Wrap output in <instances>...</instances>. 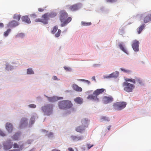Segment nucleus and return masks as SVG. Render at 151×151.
I'll use <instances>...</instances> for the list:
<instances>
[{
  "label": "nucleus",
  "mask_w": 151,
  "mask_h": 151,
  "mask_svg": "<svg viewBox=\"0 0 151 151\" xmlns=\"http://www.w3.org/2000/svg\"><path fill=\"white\" fill-rule=\"evenodd\" d=\"M150 21H151V18H150V14L147 15L144 19V22L145 23H147Z\"/></svg>",
  "instance_id": "nucleus-24"
},
{
  "label": "nucleus",
  "mask_w": 151,
  "mask_h": 151,
  "mask_svg": "<svg viewBox=\"0 0 151 151\" xmlns=\"http://www.w3.org/2000/svg\"><path fill=\"white\" fill-rule=\"evenodd\" d=\"M30 151H34L32 149Z\"/></svg>",
  "instance_id": "nucleus-61"
},
{
  "label": "nucleus",
  "mask_w": 151,
  "mask_h": 151,
  "mask_svg": "<svg viewBox=\"0 0 151 151\" xmlns=\"http://www.w3.org/2000/svg\"><path fill=\"white\" fill-rule=\"evenodd\" d=\"M107 2H111V3H114L116 2L117 0H106Z\"/></svg>",
  "instance_id": "nucleus-44"
},
{
  "label": "nucleus",
  "mask_w": 151,
  "mask_h": 151,
  "mask_svg": "<svg viewBox=\"0 0 151 151\" xmlns=\"http://www.w3.org/2000/svg\"><path fill=\"white\" fill-rule=\"evenodd\" d=\"M23 146V145H21L19 146L16 143H14L13 145V147L14 148H19V149H18V150H22V147Z\"/></svg>",
  "instance_id": "nucleus-28"
},
{
  "label": "nucleus",
  "mask_w": 151,
  "mask_h": 151,
  "mask_svg": "<svg viewBox=\"0 0 151 151\" xmlns=\"http://www.w3.org/2000/svg\"><path fill=\"white\" fill-rule=\"evenodd\" d=\"M3 148L5 150H7L12 147L13 142L10 140H9L3 143Z\"/></svg>",
  "instance_id": "nucleus-8"
},
{
  "label": "nucleus",
  "mask_w": 151,
  "mask_h": 151,
  "mask_svg": "<svg viewBox=\"0 0 151 151\" xmlns=\"http://www.w3.org/2000/svg\"><path fill=\"white\" fill-rule=\"evenodd\" d=\"M68 13L65 11H62L60 12V19L61 22L65 21L68 17Z\"/></svg>",
  "instance_id": "nucleus-9"
},
{
  "label": "nucleus",
  "mask_w": 151,
  "mask_h": 151,
  "mask_svg": "<svg viewBox=\"0 0 151 151\" xmlns=\"http://www.w3.org/2000/svg\"><path fill=\"white\" fill-rule=\"evenodd\" d=\"M120 69L122 71L125 73H129L131 72V71L129 70H127L122 68H121Z\"/></svg>",
  "instance_id": "nucleus-38"
},
{
  "label": "nucleus",
  "mask_w": 151,
  "mask_h": 151,
  "mask_svg": "<svg viewBox=\"0 0 151 151\" xmlns=\"http://www.w3.org/2000/svg\"><path fill=\"white\" fill-rule=\"evenodd\" d=\"M126 82H132L134 84L136 83V79L134 78V79L133 78H127L125 79Z\"/></svg>",
  "instance_id": "nucleus-27"
},
{
  "label": "nucleus",
  "mask_w": 151,
  "mask_h": 151,
  "mask_svg": "<svg viewBox=\"0 0 151 151\" xmlns=\"http://www.w3.org/2000/svg\"><path fill=\"white\" fill-rule=\"evenodd\" d=\"M61 33V30L60 29L58 30V32L55 34V36L56 37H58L60 35Z\"/></svg>",
  "instance_id": "nucleus-36"
},
{
  "label": "nucleus",
  "mask_w": 151,
  "mask_h": 151,
  "mask_svg": "<svg viewBox=\"0 0 151 151\" xmlns=\"http://www.w3.org/2000/svg\"><path fill=\"white\" fill-rule=\"evenodd\" d=\"M29 107L32 108H35L36 107V105L33 104H29Z\"/></svg>",
  "instance_id": "nucleus-43"
},
{
  "label": "nucleus",
  "mask_w": 151,
  "mask_h": 151,
  "mask_svg": "<svg viewBox=\"0 0 151 151\" xmlns=\"http://www.w3.org/2000/svg\"><path fill=\"white\" fill-rule=\"evenodd\" d=\"M150 18H151V14H150Z\"/></svg>",
  "instance_id": "nucleus-62"
},
{
  "label": "nucleus",
  "mask_w": 151,
  "mask_h": 151,
  "mask_svg": "<svg viewBox=\"0 0 151 151\" xmlns=\"http://www.w3.org/2000/svg\"><path fill=\"white\" fill-rule=\"evenodd\" d=\"M27 73L29 74H34V72L31 68H29L27 70Z\"/></svg>",
  "instance_id": "nucleus-31"
},
{
  "label": "nucleus",
  "mask_w": 151,
  "mask_h": 151,
  "mask_svg": "<svg viewBox=\"0 0 151 151\" xmlns=\"http://www.w3.org/2000/svg\"><path fill=\"white\" fill-rule=\"evenodd\" d=\"M81 122L82 124V126L85 128L87 127L89 124V121L87 119L85 118L82 119Z\"/></svg>",
  "instance_id": "nucleus-14"
},
{
  "label": "nucleus",
  "mask_w": 151,
  "mask_h": 151,
  "mask_svg": "<svg viewBox=\"0 0 151 151\" xmlns=\"http://www.w3.org/2000/svg\"><path fill=\"white\" fill-rule=\"evenodd\" d=\"M24 35L23 33H20L19 34V35L20 36H24Z\"/></svg>",
  "instance_id": "nucleus-55"
},
{
  "label": "nucleus",
  "mask_w": 151,
  "mask_h": 151,
  "mask_svg": "<svg viewBox=\"0 0 151 151\" xmlns=\"http://www.w3.org/2000/svg\"><path fill=\"white\" fill-rule=\"evenodd\" d=\"M22 21L28 24L30 23L31 21L30 19L27 16H23L22 18Z\"/></svg>",
  "instance_id": "nucleus-20"
},
{
  "label": "nucleus",
  "mask_w": 151,
  "mask_h": 151,
  "mask_svg": "<svg viewBox=\"0 0 151 151\" xmlns=\"http://www.w3.org/2000/svg\"><path fill=\"white\" fill-rule=\"evenodd\" d=\"M52 104H49L42 107V110L45 115L49 116L52 114L53 110Z\"/></svg>",
  "instance_id": "nucleus-3"
},
{
  "label": "nucleus",
  "mask_w": 151,
  "mask_h": 151,
  "mask_svg": "<svg viewBox=\"0 0 151 151\" xmlns=\"http://www.w3.org/2000/svg\"><path fill=\"white\" fill-rule=\"evenodd\" d=\"M42 131H43V132H45V131H46V130H43Z\"/></svg>",
  "instance_id": "nucleus-63"
},
{
  "label": "nucleus",
  "mask_w": 151,
  "mask_h": 151,
  "mask_svg": "<svg viewBox=\"0 0 151 151\" xmlns=\"http://www.w3.org/2000/svg\"><path fill=\"white\" fill-rule=\"evenodd\" d=\"M38 10L39 12H42L44 11V9L43 8H40L38 9Z\"/></svg>",
  "instance_id": "nucleus-47"
},
{
  "label": "nucleus",
  "mask_w": 151,
  "mask_h": 151,
  "mask_svg": "<svg viewBox=\"0 0 151 151\" xmlns=\"http://www.w3.org/2000/svg\"><path fill=\"white\" fill-rule=\"evenodd\" d=\"M20 136V133H15L12 137V139L15 140H18Z\"/></svg>",
  "instance_id": "nucleus-23"
},
{
  "label": "nucleus",
  "mask_w": 151,
  "mask_h": 151,
  "mask_svg": "<svg viewBox=\"0 0 151 151\" xmlns=\"http://www.w3.org/2000/svg\"><path fill=\"white\" fill-rule=\"evenodd\" d=\"M145 27V24H142L140 27L138 28L137 29L138 34H140Z\"/></svg>",
  "instance_id": "nucleus-22"
},
{
  "label": "nucleus",
  "mask_w": 151,
  "mask_h": 151,
  "mask_svg": "<svg viewBox=\"0 0 151 151\" xmlns=\"http://www.w3.org/2000/svg\"><path fill=\"white\" fill-rule=\"evenodd\" d=\"M92 91H88L86 92V93H87L90 94V93L92 92Z\"/></svg>",
  "instance_id": "nucleus-53"
},
{
  "label": "nucleus",
  "mask_w": 151,
  "mask_h": 151,
  "mask_svg": "<svg viewBox=\"0 0 151 151\" xmlns=\"http://www.w3.org/2000/svg\"><path fill=\"white\" fill-rule=\"evenodd\" d=\"M48 137H52L53 136V133L52 132H50L49 134H46Z\"/></svg>",
  "instance_id": "nucleus-42"
},
{
  "label": "nucleus",
  "mask_w": 151,
  "mask_h": 151,
  "mask_svg": "<svg viewBox=\"0 0 151 151\" xmlns=\"http://www.w3.org/2000/svg\"><path fill=\"white\" fill-rule=\"evenodd\" d=\"M19 23L15 20H12L9 22L7 24V27H13L18 26Z\"/></svg>",
  "instance_id": "nucleus-12"
},
{
  "label": "nucleus",
  "mask_w": 151,
  "mask_h": 151,
  "mask_svg": "<svg viewBox=\"0 0 151 151\" xmlns=\"http://www.w3.org/2000/svg\"><path fill=\"white\" fill-rule=\"evenodd\" d=\"M86 128L82 125L77 127L76 128V130L81 133H83L85 130Z\"/></svg>",
  "instance_id": "nucleus-16"
},
{
  "label": "nucleus",
  "mask_w": 151,
  "mask_h": 151,
  "mask_svg": "<svg viewBox=\"0 0 151 151\" xmlns=\"http://www.w3.org/2000/svg\"><path fill=\"white\" fill-rule=\"evenodd\" d=\"M139 42L136 40L133 41L132 45V47L133 49L135 51H137L139 50Z\"/></svg>",
  "instance_id": "nucleus-11"
},
{
  "label": "nucleus",
  "mask_w": 151,
  "mask_h": 151,
  "mask_svg": "<svg viewBox=\"0 0 151 151\" xmlns=\"http://www.w3.org/2000/svg\"><path fill=\"white\" fill-rule=\"evenodd\" d=\"M82 7V4L78 3L71 5H68L66 6V9L68 10L75 12L81 9Z\"/></svg>",
  "instance_id": "nucleus-5"
},
{
  "label": "nucleus",
  "mask_w": 151,
  "mask_h": 151,
  "mask_svg": "<svg viewBox=\"0 0 151 151\" xmlns=\"http://www.w3.org/2000/svg\"><path fill=\"white\" fill-rule=\"evenodd\" d=\"M49 19L48 16V14L46 13L43 15L41 19H37L35 21L37 22H40L44 24H47L48 23V20Z\"/></svg>",
  "instance_id": "nucleus-7"
},
{
  "label": "nucleus",
  "mask_w": 151,
  "mask_h": 151,
  "mask_svg": "<svg viewBox=\"0 0 151 151\" xmlns=\"http://www.w3.org/2000/svg\"><path fill=\"white\" fill-rule=\"evenodd\" d=\"M47 97L48 101L49 102H55L60 99L58 98L57 97L55 96H53L52 97L47 96Z\"/></svg>",
  "instance_id": "nucleus-15"
},
{
  "label": "nucleus",
  "mask_w": 151,
  "mask_h": 151,
  "mask_svg": "<svg viewBox=\"0 0 151 151\" xmlns=\"http://www.w3.org/2000/svg\"><path fill=\"white\" fill-rule=\"evenodd\" d=\"M122 86L124 87V90L128 93L132 92L133 90L135 88V86L134 84L127 82H124L122 83Z\"/></svg>",
  "instance_id": "nucleus-4"
},
{
  "label": "nucleus",
  "mask_w": 151,
  "mask_h": 151,
  "mask_svg": "<svg viewBox=\"0 0 151 151\" xmlns=\"http://www.w3.org/2000/svg\"><path fill=\"white\" fill-rule=\"evenodd\" d=\"M71 20L72 18L71 17H68L65 21H63V23L61 24V26L62 27H63L65 26V25L68 24L69 22H70L71 21Z\"/></svg>",
  "instance_id": "nucleus-19"
},
{
  "label": "nucleus",
  "mask_w": 151,
  "mask_h": 151,
  "mask_svg": "<svg viewBox=\"0 0 151 151\" xmlns=\"http://www.w3.org/2000/svg\"><path fill=\"white\" fill-rule=\"evenodd\" d=\"M110 77V75H107V76H104V78H111V77Z\"/></svg>",
  "instance_id": "nucleus-48"
},
{
  "label": "nucleus",
  "mask_w": 151,
  "mask_h": 151,
  "mask_svg": "<svg viewBox=\"0 0 151 151\" xmlns=\"http://www.w3.org/2000/svg\"><path fill=\"white\" fill-rule=\"evenodd\" d=\"M21 18V15L20 14H14V15L13 18L19 21Z\"/></svg>",
  "instance_id": "nucleus-29"
},
{
  "label": "nucleus",
  "mask_w": 151,
  "mask_h": 151,
  "mask_svg": "<svg viewBox=\"0 0 151 151\" xmlns=\"http://www.w3.org/2000/svg\"><path fill=\"white\" fill-rule=\"evenodd\" d=\"M0 135L1 136L4 137L6 136V134L0 129Z\"/></svg>",
  "instance_id": "nucleus-40"
},
{
  "label": "nucleus",
  "mask_w": 151,
  "mask_h": 151,
  "mask_svg": "<svg viewBox=\"0 0 151 151\" xmlns=\"http://www.w3.org/2000/svg\"><path fill=\"white\" fill-rule=\"evenodd\" d=\"M134 78L136 79V81L137 82L140 84H141L142 83V81L139 78L135 77Z\"/></svg>",
  "instance_id": "nucleus-33"
},
{
  "label": "nucleus",
  "mask_w": 151,
  "mask_h": 151,
  "mask_svg": "<svg viewBox=\"0 0 151 151\" xmlns=\"http://www.w3.org/2000/svg\"><path fill=\"white\" fill-rule=\"evenodd\" d=\"M4 24L2 23H0V27H4Z\"/></svg>",
  "instance_id": "nucleus-51"
},
{
  "label": "nucleus",
  "mask_w": 151,
  "mask_h": 151,
  "mask_svg": "<svg viewBox=\"0 0 151 151\" xmlns=\"http://www.w3.org/2000/svg\"><path fill=\"white\" fill-rule=\"evenodd\" d=\"M74 141H78L82 139V137L80 136L72 135L70 137Z\"/></svg>",
  "instance_id": "nucleus-21"
},
{
  "label": "nucleus",
  "mask_w": 151,
  "mask_h": 151,
  "mask_svg": "<svg viewBox=\"0 0 151 151\" xmlns=\"http://www.w3.org/2000/svg\"><path fill=\"white\" fill-rule=\"evenodd\" d=\"M74 101L76 103L81 104L83 103V99L80 97H77L74 99Z\"/></svg>",
  "instance_id": "nucleus-18"
},
{
  "label": "nucleus",
  "mask_w": 151,
  "mask_h": 151,
  "mask_svg": "<svg viewBox=\"0 0 151 151\" xmlns=\"http://www.w3.org/2000/svg\"><path fill=\"white\" fill-rule=\"evenodd\" d=\"M105 89L104 88L98 89L93 93V95H89L87 98L88 99L98 101L99 98L97 96L105 92Z\"/></svg>",
  "instance_id": "nucleus-1"
},
{
  "label": "nucleus",
  "mask_w": 151,
  "mask_h": 151,
  "mask_svg": "<svg viewBox=\"0 0 151 151\" xmlns=\"http://www.w3.org/2000/svg\"><path fill=\"white\" fill-rule=\"evenodd\" d=\"M68 151H74V150L72 148H69L68 149Z\"/></svg>",
  "instance_id": "nucleus-49"
},
{
  "label": "nucleus",
  "mask_w": 151,
  "mask_h": 151,
  "mask_svg": "<svg viewBox=\"0 0 151 151\" xmlns=\"http://www.w3.org/2000/svg\"><path fill=\"white\" fill-rule=\"evenodd\" d=\"M93 146V144L91 145L90 144H87V146L88 147V149H90Z\"/></svg>",
  "instance_id": "nucleus-45"
},
{
  "label": "nucleus",
  "mask_w": 151,
  "mask_h": 151,
  "mask_svg": "<svg viewBox=\"0 0 151 151\" xmlns=\"http://www.w3.org/2000/svg\"><path fill=\"white\" fill-rule=\"evenodd\" d=\"M119 46L120 48V49L122 50L123 51H124V52H125L126 53H127V50L125 49V48H124V47H123V46L122 45L120 44H119Z\"/></svg>",
  "instance_id": "nucleus-35"
},
{
  "label": "nucleus",
  "mask_w": 151,
  "mask_h": 151,
  "mask_svg": "<svg viewBox=\"0 0 151 151\" xmlns=\"http://www.w3.org/2000/svg\"><path fill=\"white\" fill-rule=\"evenodd\" d=\"M47 13L48 14V17L49 18L50 17H54L57 15L56 13L54 12H52L49 13Z\"/></svg>",
  "instance_id": "nucleus-26"
},
{
  "label": "nucleus",
  "mask_w": 151,
  "mask_h": 151,
  "mask_svg": "<svg viewBox=\"0 0 151 151\" xmlns=\"http://www.w3.org/2000/svg\"><path fill=\"white\" fill-rule=\"evenodd\" d=\"M126 105L125 102H118L114 104L113 107L116 110H121L125 108Z\"/></svg>",
  "instance_id": "nucleus-6"
},
{
  "label": "nucleus",
  "mask_w": 151,
  "mask_h": 151,
  "mask_svg": "<svg viewBox=\"0 0 151 151\" xmlns=\"http://www.w3.org/2000/svg\"><path fill=\"white\" fill-rule=\"evenodd\" d=\"M58 29V27L57 26H55L53 28L52 30L51 31V33L53 34H55Z\"/></svg>",
  "instance_id": "nucleus-32"
},
{
  "label": "nucleus",
  "mask_w": 151,
  "mask_h": 151,
  "mask_svg": "<svg viewBox=\"0 0 151 151\" xmlns=\"http://www.w3.org/2000/svg\"><path fill=\"white\" fill-rule=\"evenodd\" d=\"M83 26H89L91 24V22H81Z\"/></svg>",
  "instance_id": "nucleus-37"
},
{
  "label": "nucleus",
  "mask_w": 151,
  "mask_h": 151,
  "mask_svg": "<svg viewBox=\"0 0 151 151\" xmlns=\"http://www.w3.org/2000/svg\"><path fill=\"white\" fill-rule=\"evenodd\" d=\"M27 120V119L26 118H23L22 119L21 121V124H24V123H26Z\"/></svg>",
  "instance_id": "nucleus-39"
},
{
  "label": "nucleus",
  "mask_w": 151,
  "mask_h": 151,
  "mask_svg": "<svg viewBox=\"0 0 151 151\" xmlns=\"http://www.w3.org/2000/svg\"><path fill=\"white\" fill-rule=\"evenodd\" d=\"M111 127V126H108V127H107V129L109 130H110Z\"/></svg>",
  "instance_id": "nucleus-57"
},
{
  "label": "nucleus",
  "mask_w": 151,
  "mask_h": 151,
  "mask_svg": "<svg viewBox=\"0 0 151 151\" xmlns=\"http://www.w3.org/2000/svg\"><path fill=\"white\" fill-rule=\"evenodd\" d=\"M113 101V97L111 96H104L103 97V103L105 104L110 103Z\"/></svg>",
  "instance_id": "nucleus-10"
},
{
  "label": "nucleus",
  "mask_w": 151,
  "mask_h": 151,
  "mask_svg": "<svg viewBox=\"0 0 151 151\" xmlns=\"http://www.w3.org/2000/svg\"><path fill=\"white\" fill-rule=\"evenodd\" d=\"M119 74V72L118 71H116L110 74V76L111 78H116L118 76Z\"/></svg>",
  "instance_id": "nucleus-25"
},
{
  "label": "nucleus",
  "mask_w": 151,
  "mask_h": 151,
  "mask_svg": "<svg viewBox=\"0 0 151 151\" xmlns=\"http://www.w3.org/2000/svg\"><path fill=\"white\" fill-rule=\"evenodd\" d=\"M72 88L73 90L78 92H81L82 91V89L81 87L76 84L73 85Z\"/></svg>",
  "instance_id": "nucleus-17"
},
{
  "label": "nucleus",
  "mask_w": 151,
  "mask_h": 151,
  "mask_svg": "<svg viewBox=\"0 0 151 151\" xmlns=\"http://www.w3.org/2000/svg\"><path fill=\"white\" fill-rule=\"evenodd\" d=\"M51 151H60V150H58L56 149H53Z\"/></svg>",
  "instance_id": "nucleus-54"
},
{
  "label": "nucleus",
  "mask_w": 151,
  "mask_h": 151,
  "mask_svg": "<svg viewBox=\"0 0 151 151\" xmlns=\"http://www.w3.org/2000/svg\"><path fill=\"white\" fill-rule=\"evenodd\" d=\"M6 128L9 133L12 132L13 129V126L11 123L7 122L6 125Z\"/></svg>",
  "instance_id": "nucleus-13"
},
{
  "label": "nucleus",
  "mask_w": 151,
  "mask_h": 151,
  "mask_svg": "<svg viewBox=\"0 0 151 151\" xmlns=\"http://www.w3.org/2000/svg\"><path fill=\"white\" fill-rule=\"evenodd\" d=\"M64 68L65 69V70L67 71H70L71 70V69L70 68L67 67H64Z\"/></svg>",
  "instance_id": "nucleus-46"
},
{
  "label": "nucleus",
  "mask_w": 151,
  "mask_h": 151,
  "mask_svg": "<svg viewBox=\"0 0 151 151\" xmlns=\"http://www.w3.org/2000/svg\"><path fill=\"white\" fill-rule=\"evenodd\" d=\"M63 99V97H61V98L60 99Z\"/></svg>",
  "instance_id": "nucleus-64"
},
{
  "label": "nucleus",
  "mask_w": 151,
  "mask_h": 151,
  "mask_svg": "<svg viewBox=\"0 0 151 151\" xmlns=\"http://www.w3.org/2000/svg\"><path fill=\"white\" fill-rule=\"evenodd\" d=\"M9 151H20L19 150H9Z\"/></svg>",
  "instance_id": "nucleus-56"
},
{
  "label": "nucleus",
  "mask_w": 151,
  "mask_h": 151,
  "mask_svg": "<svg viewBox=\"0 0 151 151\" xmlns=\"http://www.w3.org/2000/svg\"><path fill=\"white\" fill-rule=\"evenodd\" d=\"M73 105L71 101L69 100L61 101L58 103L59 109H70L72 107Z\"/></svg>",
  "instance_id": "nucleus-2"
},
{
  "label": "nucleus",
  "mask_w": 151,
  "mask_h": 151,
  "mask_svg": "<svg viewBox=\"0 0 151 151\" xmlns=\"http://www.w3.org/2000/svg\"><path fill=\"white\" fill-rule=\"evenodd\" d=\"M35 119V118L34 116H33L31 117V118L30 119V121L32 124H33L34 122Z\"/></svg>",
  "instance_id": "nucleus-41"
},
{
  "label": "nucleus",
  "mask_w": 151,
  "mask_h": 151,
  "mask_svg": "<svg viewBox=\"0 0 151 151\" xmlns=\"http://www.w3.org/2000/svg\"><path fill=\"white\" fill-rule=\"evenodd\" d=\"M109 119L106 116H102L100 118V121L103 122L105 121H109Z\"/></svg>",
  "instance_id": "nucleus-30"
},
{
  "label": "nucleus",
  "mask_w": 151,
  "mask_h": 151,
  "mask_svg": "<svg viewBox=\"0 0 151 151\" xmlns=\"http://www.w3.org/2000/svg\"><path fill=\"white\" fill-rule=\"evenodd\" d=\"M53 79L55 80H58L57 77L56 76H54L53 77Z\"/></svg>",
  "instance_id": "nucleus-52"
},
{
  "label": "nucleus",
  "mask_w": 151,
  "mask_h": 151,
  "mask_svg": "<svg viewBox=\"0 0 151 151\" xmlns=\"http://www.w3.org/2000/svg\"><path fill=\"white\" fill-rule=\"evenodd\" d=\"M92 78L93 80H94L95 81H96V79L95 76H93Z\"/></svg>",
  "instance_id": "nucleus-59"
},
{
  "label": "nucleus",
  "mask_w": 151,
  "mask_h": 151,
  "mask_svg": "<svg viewBox=\"0 0 151 151\" xmlns=\"http://www.w3.org/2000/svg\"><path fill=\"white\" fill-rule=\"evenodd\" d=\"M85 82L87 83L88 84H89L90 82L88 80H85Z\"/></svg>",
  "instance_id": "nucleus-50"
},
{
  "label": "nucleus",
  "mask_w": 151,
  "mask_h": 151,
  "mask_svg": "<svg viewBox=\"0 0 151 151\" xmlns=\"http://www.w3.org/2000/svg\"><path fill=\"white\" fill-rule=\"evenodd\" d=\"M79 81H85V80L84 79H80L78 80Z\"/></svg>",
  "instance_id": "nucleus-58"
},
{
  "label": "nucleus",
  "mask_w": 151,
  "mask_h": 151,
  "mask_svg": "<svg viewBox=\"0 0 151 151\" xmlns=\"http://www.w3.org/2000/svg\"><path fill=\"white\" fill-rule=\"evenodd\" d=\"M11 30L10 29H8L5 32L4 34V35L5 37L7 36L9 33L11 32Z\"/></svg>",
  "instance_id": "nucleus-34"
},
{
  "label": "nucleus",
  "mask_w": 151,
  "mask_h": 151,
  "mask_svg": "<svg viewBox=\"0 0 151 151\" xmlns=\"http://www.w3.org/2000/svg\"><path fill=\"white\" fill-rule=\"evenodd\" d=\"M2 147V146H1V145L0 144V149H1V147Z\"/></svg>",
  "instance_id": "nucleus-60"
}]
</instances>
